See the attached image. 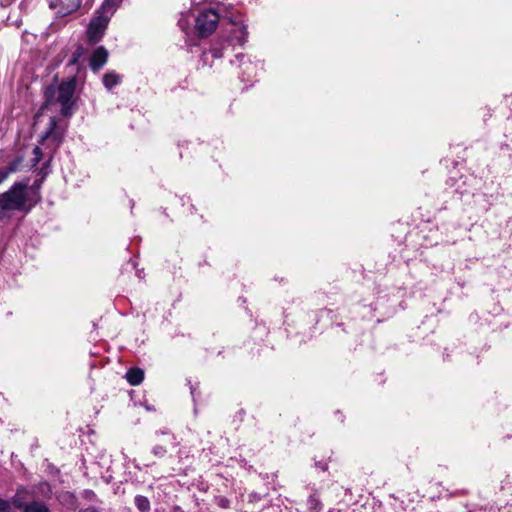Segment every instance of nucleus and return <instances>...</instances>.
Returning a JSON list of instances; mask_svg holds the SVG:
<instances>
[{
	"label": "nucleus",
	"instance_id": "f03ea898",
	"mask_svg": "<svg viewBox=\"0 0 512 512\" xmlns=\"http://www.w3.org/2000/svg\"><path fill=\"white\" fill-rule=\"evenodd\" d=\"M122 0H105L97 10L95 17L89 23L87 37L89 42L95 44L99 42L108 26L111 16L116 11Z\"/></svg>",
	"mask_w": 512,
	"mask_h": 512
},
{
	"label": "nucleus",
	"instance_id": "b1692460",
	"mask_svg": "<svg viewBox=\"0 0 512 512\" xmlns=\"http://www.w3.org/2000/svg\"><path fill=\"white\" fill-rule=\"evenodd\" d=\"M316 466L319 467L323 471H326L328 468V465L325 462H316Z\"/></svg>",
	"mask_w": 512,
	"mask_h": 512
},
{
	"label": "nucleus",
	"instance_id": "5701e85b",
	"mask_svg": "<svg viewBox=\"0 0 512 512\" xmlns=\"http://www.w3.org/2000/svg\"><path fill=\"white\" fill-rule=\"evenodd\" d=\"M9 176L10 175L4 168H0V185L4 183L9 178Z\"/></svg>",
	"mask_w": 512,
	"mask_h": 512
},
{
	"label": "nucleus",
	"instance_id": "aec40b11",
	"mask_svg": "<svg viewBox=\"0 0 512 512\" xmlns=\"http://www.w3.org/2000/svg\"><path fill=\"white\" fill-rule=\"evenodd\" d=\"M216 503L222 508H228L230 506V501L224 496H219L216 498Z\"/></svg>",
	"mask_w": 512,
	"mask_h": 512
},
{
	"label": "nucleus",
	"instance_id": "bb28decb",
	"mask_svg": "<svg viewBox=\"0 0 512 512\" xmlns=\"http://www.w3.org/2000/svg\"><path fill=\"white\" fill-rule=\"evenodd\" d=\"M85 512H96V510L94 508H89V509H86Z\"/></svg>",
	"mask_w": 512,
	"mask_h": 512
},
{
	"label": "nucleus",
	"instance_id": "f257e3e1",
	"mask_svg": "<svg viewBox=\"0 0 512 512\" xmlns=\"http://www.w3.org/2000/svg\"><path fill=\"white\" fill-rule=\"evenodd\" d=\"M29 179L25 181H15L10 188L0 193V218L9 212H30L28 201Z\"/></svg>",
	"mask_w": 512,
	"mask_h": 512
},
{
	"label": "nucleus",
	"instance_id": "dca6fc26",
	"mask_svg": "<svg viewBox=\"0 0 512 512\" xmlns=\"http://www.w3.org/2000/svg\"><path fill=\"white\" fill-rule=\"evenodd\" d=\"M57 127V120L55 117H51L49 119L47 130L41 136V143H43L46 139L51 138L53 134V130Z\"/></svg>",
	"mask_w": 512,
	"mask_h": 512
},
{
	"label": "nucleus",
	"instance_id": "423d86ee",
	"mask_svg": "<svg viewBox=\"0 0 512 512\" xmlns=\"http://www.w3.org/2000/svg\"><path fill=\"white\" fill-rule=\"evenodd\" d=\"M108 57L109 52L104 46L97 47L90 57L89 66L91 70L93 72L101 70L107 63Z\"/></svg>",
	"mask_w": 512,
	"mask_h": 512
},
{
	"label": "nucleus",
	"instance_id": "f8f14e48",
	"mask_svg": "<svg viewBox=\"0 0 512 512\" xmlns=\"http://www.w3.org/2000/svg\"><path fill=\"white\" fill-rule=\"evenodd\" d=\"M83 55H84V48L81 45L77 46L75 51L72 53V56L67 63V66L68 67H76V70L79 71L80 70L79 61L83 57Z\"/></svg>",
	"mask_w": 512,
	"mask_h": 512
},
{
	"label": "nucleus",
	"instance_id": "7ed1b4c3",
	"mask_svg": "<svg viewBox=\"0 0 512 512\" xmlns=\"http://www.w3.org/2000/svg\"><path fill=\"white\" fill-rule=\"evenodd\" d=\"M76 76H71L62 81L57 88L56 101L60 104V113L64 117H71L74 113L75 102L73 96L76 90Z\"/></svg>",
	"mask_w": 512,
	"mask_h": 512
},
{
	"label": "nucleus",
	"instance_id": "6e6552de",
	"mask_svg": "<svg viewBox=\"0 0 512 512\" xmlns=\"http://www.w3.org/2000/svg\"><path fill=\"white\" fill-rule=\"evenodd\" d=\"M82 1L83 0H57V14L60 17H64L77 11L81 7Z\"/></svg>",
	"mask_w": 512,
	"mask_h": 512
},
{
	"label": "nucleus",
	"instance_id": "4468645a",
	"mask_svg": "<svg viewBox=\"0 0 512 512\" xmlns=\"http://www.w3.org/2000/svg\"><path fill=\"white\" fill-rule=\"evenodd\" d=\"M24 162V157L22 155L16 156L12 161L8 163L4 169L7 171L9 175L20 171L21 165Z\"/></svg>",
	"mask_w": 512,
	"mask_h": 512
},
{
	"label": "nucleus",
	"instance_id": "9d476101",
	"mask_svg": "<svg viewBox=\"0 0 512 512\" xmlns=\"http://www.w3.org/2000/svg\"><path fill=\"white\" fill-rule=\"evenodd\" d=\"M126 379L130 385L137 386L144 379V372L140 368H130L126 373Z\"/></svg>",
	"mask_w": 512,
	"mask_h": 512
},
{
	"label": "nucleus",
	"instance_id": "6ab92c4d",
	"mask_svg": "<svg viewBox=\"0 0 512 512\" xmlns=\"http://www.w3.org/2000/svg\"><path fill=\"white\" fill-rule=\"evenodd\" d=\"M33 155H34V158L32 159V162H33V166H35L36 164H38L40 162L41 157H42V151H41L40 147L36 146L33 149Z\"/></svg>",
	"mask_w": 512,
	"mask_h": 512
},
{
	"label": "nucleus",
	"instance_id": "20e7f679",
	"mask_svg": "<svg viewBox=\"0 0 512 512\" xmlns=\"http://www.w3.org/2000/svg\"><path fill=\"white\" fill-rule=\"evenodd\" d=\"M219 15L213 9L202 11L196 18V29L201 37L212 34L218 24Z\"/></svg>",
	"mask_w": 512,
	"mask_h": 512
},
{
	"label": "nucleus",
	"instance_id": "a211bd4d",
	"mask_svg": "<svg viewBox=\"0 0 512 512\" xmlns=\"http://www.w3.org/2000/svg\"><path fill=\"white\" fill-rule=\"evenodd\" d=\"M166 453H167V449L163 445H155L152 448V454L158 458L164 457Z\"/></svg>",
	"mask_w": 512,
	"mask_h": 512
},
{
	"label": "nucleus",
	"instance_id": "ddd939ff",
	"mask_svg": "<svg viewBox=\"0 0 512 512\" xmlns=\"http://www.w3.org/2000/svg\"><path fill=\"white\" fill-rule=\"evenodd\" d=\"M134 504L140 512H149L151 509L150 501L146 496L136 495Z\"/></svg>",
	"mask_w": 512,
	"mask_h": 512
},
{
	"label": "nucleus",
	"instance_id": "f3484780",
	"mask_svg": "<svg viewBox=\"0 0 512 512\" xmlns=\"http://www.w3.org/2000/svg\"><path fill=\"white\" fill-rule=\"evenodd\" d=\"M309 509L313 512H319L321 510V502L316 494H312L308 498Z\"/></svg>",
	"mask_w": 512,
	"mask_h": 512
},
{
	"label": "nucleus",
	"instance_id": "a878e982",
	"mask_svg": "<svg viewBox=\"0 0 512 512\" xmlns=\"http://www.w3.org/2000/svg\"><path fill=\"white\" fill-rule=\"evenodd\" d=\"M40 185H41V183H40V182H39V183H38V182H35V183L33 184L32 188H37V189H39V188H40Z\"/></svg>",
	"mask_w": 512,
	"mask_h": 512
},
{
	"label": "nucleus",
	"instance_id": "2eb2a0df",
	"mask_svg": "<svg viewBox=\"0 0 512 512\" xmlns=\"http://www.w3.org/2000/svg\"><path fill=\"white\" fill-rule=\"evenodd\" d=\"M25 512H50V511L44 503L38 502V501H33V502L28 503L25 506Z\"/></svg>",
	"mask_w": 512,
	"mask_h": 512
},
{
	"label": "nucleus",
	"instance_id": "39448f33",
	"mask_svg": "<svg viewBox=\"0 0 512 512\" xmlns=\"http://www.w3.org/2000/svg\"><path fill=\"white\" fill-rule=\"evenodd\" d=\"M232 65H238L241 69L240 79L243 82L251 81L256 75L257 65L251 62L244 54H237L234 60H231Z\"/></svg>",
	"mask_w": 512,
	"mask_h": 512
},
{
	"label": "nucleus",
	"instance_id": "393cba45",
	"mask_svg": "<svg viewBox=\"0 0 512 512\" xmlns=\"http://www.w3.org/2000/svg\"><path fill=\"white\" fill-rule=\"evenodd\" d=\"M35 203H38V200H35V202H34V203H31V202L28 200V201H27V206H30V205H31V207H33V206L35 205ZM31 209H32V208H30V210H31Z\"/></svg>",
	"mask_w": 512,
	"mask_h": 512
},
{
	"label": "nucleus",
	"instance_id": "9b49d317",
	"mask_svg": "<svg viewBox=\"0 0 512 512\" xmlns=\"http://www.w3.org/2000/svg\"><path fill=\"white\" fill-rule=\"evenodd\" d=\"M228 42L226 40H218L213 43L209 52L211 53L213 58H221L223 56V50L228 47Z\"/></svg>",
	"mask_w": 512,
	"mask_h": 512
},
{
	"label": "nucleus",
	"instance_id": "1a4fd4ad",
	"mask_svg": "<svg viewBox=\"0 0 512 512\" xmlns=\"http://www.w3.org/2000/svg\"><path fill=\"white\" fill-rule=\"evenodd\" d=\"M121 75L116 73L115 71H109L103 75L102 82L105 88L111 90L121 82Z\"/></svg>",
	"mask_w": 512,
	"mask_h": 512
},
{
	"label": "nucleus",
	"instance_id": "0eeeda50",
	"mask_svg": "<svg viewBox=\"0 0 512 512\" xmlns=\"http://www.w3.org/2000/svg\"><path fill=\"white\" fill-rule=\"evenodd\" d=\"M247 36H248V31H247V27L245 25L233 24V28L230 30V35L227 39L228 45L242 46L246 42Z\"/></svg>",
	"mask_w": 512,
	"mask_h": 512
},
{
	"label": "nucleus",
	"instance_id": "4be33fe9",
	"mask_svg": "<svg viewBox=\"0 0 512 512\" xmlns=\"http://www.w3.org/2000/svg\"><path fill=\"white\" fill-rule=\"evenodd\" d=\"M51 138H52L54 141H56V142L60 143V142L62 141V139H63V134H62L61 132H59V131L57 130V127H56V128H55V130H53V134L51 135Z\"/></svg>",
	"mask_w": 512,
	"mask_h": 512
},
{
	"label": "nucleus",
	"instance_id": "412c9836",
	"mask_svg": "<svg viewBox=\"0 0 512 512\" xmlns=\"http://www.w3.org/2000/svg\"><path fill=\"white\" fill-rule=\"evenodd\" d=\"M14 507L18 508V509H22L24 512H25V506L27 504H25L19 497L18 495H16L14 498H13V501H12Z\"/></svg>",
	"mask_w": 512,
	"mask_h": 512
}]
</instances>
